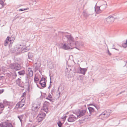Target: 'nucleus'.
Segmentation results:
<instances>
[{"label": "nucleus", "mask_w": 127, "mask_h": 127, "mask_svg": "<svg viewBox=\"0 0 127 127\" xmlns=\"http://www.w3.org/2000/svg\"><path fill=\"white\" fill-rule=\"evenodd\" d=\"M115 46L114 45V44H113V49H115L116 50H118V49H116V48H115Z\"/></svg>", "instance_id": "48"}, {"label": "nucleus", "mask_w": 127, "mask_h": 127, "mask_svg": "<svg viewBox=\"0 0 127 127\" xmlns=\"http://www.w3.org/2000/svg\"><path fill=\"white\" fill-rule=\"evenodd\" d=\"M36 118L37 119V122L39 123L41 121H42V120L44 119L41 118H37V117Z\"/></svg>", "instance_id": "28"}, {"label": "nucleus", "mask_w": 127, "mask_h": 127, "mask_svg": "<svg viewBox=\"0 0 127 127\" xmlns=\"http://www.w3.org/2000/svg\"><path fill=\"white\" fill-rule=\"evenodd\" d=\"M107 6V5L106 3V4H104L102 5L99 7L101 11H103L106 8Z\"/></svg>", "instance_id": "19"}, {"label": "nucleus", "mask_w": 127, "mask_h": 127, "mask_svg": "<svg viewBox=\"0 0 127 127\" xmlns=\"http://www.w3.org/2000/svg\"><path fill=\"white\" fill-rule=\"evenodd\" d=\"M16 18H15V19H14V20H15V19H16Z\"/></svg>", "instance_id": "55"}, {"label": "nucleus", "mask_w": 127, "mask_h": 127, "mask_svg": "<svg viewBox=\"0 0 127 127\" xmlns=\"http://www.w3.org/2000/svg\"><path fill=\"white\" fill-rule=\"evenodd\" d=\"M39 79L36 76V75H35L34 78V82L36 83V82H37L39 81Z\"/></svg>", "instance_id": "32"}, {"label": "nucleus", "mask_w": 127, "mask_h": 127, "mask_svg": "<svg viewBox=\"0 0 127 127\" xmlns=\"http://www.w3.org/2000/svg\"><path fill=\"white\" fill-rule=\"evenodd\" d=\"M18 73L20 75L24 76L25 73V71L24 70H21L18 72Z\"/></svg>", "instance_id": "21"}, {"label": "nucleus", "mask_w": 127, "mask_h": 127, "mask_svg": "<svg viewBox=\"0 0 127 127\" xmlns=\"http://www.w3.org/2000/svg\"><path fill=\"white\" fill-rule=\"evenodd\" d=\"M9 67L10 68L15 70H19L21 68L20 65L16 63L10 64L9 65Z\"/></svg>", "instance_id": "2"}, {"label": "nucleus", "mask_w": 127, "mask_h": 127, "mask_svg": "<svg viewBox=\"0 0 127 127\" xmlns=\"http://www.w3.org/2000/svg\"><path fill=\"white\" fill-rule=\"evenodd\" d=\"M26 95V93L25 92L21 96V98H22V97H24Z\"/></svg>", "instance_id": "40"}, {"label": "nucleus", "mask_w": 127, "mask_h": 127, "mask_svg": "<svg viewBox=\"0 0 127 127\" xmlns=\"http://www.w3.org/2000/svg\"><path fill=\"white\" fill-rule=\"evenodd\" d=\"M86 113V109L79 110L76 112L75 114L77 116V118H79L84 115Z\"/></svg>", "instance_id": "4"}, {"label": "nucleus", "mask_w": 127, "mask_h": 127, "mask_svg": "<svg viewBox=\"0 0 127 127\" xmlns=\"http://www.w3.org/2000/svg\"><path fill=\"white\" fill-rule=\"evenodd\" d=\"M114 20V19L112 16H109L107 18L105 19V22H106L107 23L110 24L112 23Z\"/></svg>", "instance_id": "6"}, {"label": "nucleus", "mask_w": 127, "mask_h": 127, "mask_svg": "<svg viewBox=\"0 0 127 127\" xmlns=\"http://www.w3.org/2000/svg\"><path fill=\"white\" fill-rule=\"evenodd\" d=\"M15 77H16L17 76V75L16 74V73H15Z\"/></svg>", "instance_id": "52"}, {"label": "nucleus", "mask_w": 127, "mask_h": 127, "mask_svg": "<svg viewBox=\"0 0 127 127\" xmlns=\"http://www.w3.org/2000/svg\"><path fill=\"white\" fill-rule=\"evenodd\" d=\"M0 127H13L12 124L6 122H4L0 124Z\"/></svg>", "instance_id": "8"}, {"label": "nucleus", "mask_w": 127, "mask_h": 127, "mask_svg": "<svg viewBox=\"0 0 127 127\" xmlns=\"http://www.w3.org/2000/svg\"><path fill=\"white\" fill-rule=\"evenodd\" d=\"M57 124L59 127H62L63 124L61 123L60 121H58L57 123Z\"/></svg>", "instance_id": "31"}, {"label": "nucleus", "mask_w": 127, "mask_h": 127, "mask_svg": "<svg viewBox=\"0 0 127 127\" xmlns=\"http://www.w3.org/2000/svg\"><path fill=\"white\" fill-rule=\"evenodd\" d=\"M52 96L50 94H49L47 97L46 98V99L49 100L50 101L53 102L52 100Z\"/></svg>", "instance_id": "23"}, {"label": "nucleus", "mask_w": 127, "mask_h": 127, "mask_svg": "<svg viewBox=\"0 0 127 127\" xmlns=\"http://www.w3.org/2000/svg\"><path fill=\"white\" fill-rule=\"evenodd\" d=\"M3 104L2 103H0V108H4V106L9 105L10 104V103L7 101L4 100L3 101Z\"/></svg>", "instance_id": "10"}, {"label": "nucleus", "mask_w": 127, "mask_h": 127, "mask_svg": "<svg viewBox=\"0 0 127 127\" xmlns=\"http://www.w3.org/2000/svg\"><path fill=\"white\" fill-rule=\"evenodd\" d=\"M43 109L44 111L47 112L48 111V108L47 107H43Z\"/></svg>", "instance_id": "39"}, {"label": "nucleus", "mask_w": 127, "mask_h": 127, "mask_svg": "<svg viewBox=\"0 0 127 127\" xmlns=\"http://www.w3.org/2000/svg\"><path fill=\"white\" fill-rule=\"evenodd\" d=\"M27 8H22V9H19V11H23L24 10H27Z\"/></svg>", "instance_id": "41"}, {"label": "nucleus", "mask_w": 127, "mask_h": 127, "mask_svg": "<svg viewBox=\"0 0 127 127\" xmlns=\"http://www.w3.org/2000/svg\"><path fill=\"white\" fill-rule=\"evenodd\" d=\"M40 88L41 89H42V88Z\"/></svg>", "instance_id": "57"}, {"label": "nucleus", "mask_w": 127, "mask_h": 127, "mask_svg": "<svg viewBox=\"0 0 127 127\" xmlns=\"http://www.w3.org/2000/svg\"><path fill=\"white\" fill-rule=\"evenodd\" d=\"M40 105L38 104H34L32 106V109L34 111L35 113H36L40 108Z\"/></svg>", "instance_id": "9"}, {"label": "nucleus", "mask_w": 127, "mask_h": 127, "mask_svg": "<svg viewBox=\"0 0 127 127\" xmlns=\"http://www.w3.org/2000/svg\"><path fill=\"white\" fill-rule=\"evenodd\" d=\"M76 48L77 49H78V50H80L78 48H77V47H76Z\"/></svg>", "instance_id": "53"}, {"label": "nucleus", "mask_w": 127, "mask_h": 127, "mask_svg": "<svg viewBox=\"0 0 127 127\" xmlns=\"http://www.w3.org/2000/svg\"><path fill=\"white\" fill-rule=\"evenodd\" d=\"M46 81H42V82H41L40 81L39 82V84H43V83H46Z\"/></svg>", "instance_id": "45"}, {"label": "nucleus", "mask_w": 127, "mask_h": 127, "mask_svg": "<svg viewBox=\"0 0 127 127\" xmlns=\"http://www.w3.org/2000/svg\"><path fill=\"white\" fill-rule=\"evenodd\" d=\"M82 14L83 16L85 17H88L90 15V14L86 10L83 11Z\"/></svg>", "instance_id": "16"}, {"label": "nucleus", "mask_w": 127, "mask_h": 127, "mask_svg": "<svg viewBox=\"0 0 127 127\" xmlns=\"http://www.w3.org/2000/svg\"><path fill=\"white\" fill-rule=\"evenodd\" d=\"M23 48V51L22 53L26 52L29 49L27 47H25V46L24 45V47Z\"/></svg>", "instance_id": "26"}, {"label": "nucleus", "mask_w": 127, "mask_h": 127, "mask_svg": "<svg viewBox=\"0 0 127 127\" xmlns=\"http://www.w3.org/2000/svg\"><path fill=\"white\" fill-rule=\"evenodd\" d=\"M81 69V67H78L77 66L75 67L73 70L74 72L75 73H77L79 74Z\"/></svg>", "instance_id": "12"}, {"label": "nucleus", "mask_w": 127, "mask_h": 127, "mask_svg": "<svg viewBox=\"0 0 127 127\" xmlns=\"http://www.w3.org/2000/svg\"><path fill=\"white\" fill-rule=\"evenodd\" d=\"M87 70V69L86 68H82L81 67L79 74H81L84 75L86 74Z\"/></svg>", "instance_id": "14"}, {"label": "nucleus", "mask_w": 127, "mask_h": 127, "mask_svg": "<svg viewBox=\"0 0 127 127\" xmlns=\"http://www.w3.org/2000/svg\"><path fill=\"white\" fill-rule=\"evenodd\" d=\"M4 5V2L2 0H0V8L3 7Z\"/></svg>", "instance_id": "24"}, {"label": "nucleus", "mask_w": 127, "mask_h": 127, "mask_svg": "<svg viewBox=\"0 0 127 127\" xmlns=\"http://www.w3.org/2000/svg\"><path fill=\"white\" fill-rule=\"evenodd\" d=\"M28 75L30 77H32L33 75V72L32 69L28 68Z\"/></svg>", "instance_id": "13"}, {"label": "nucleus", "mask_w": 127, "mask_h": 127, "mask_svg": "<svg viewBox=\"0 0 127 127\" xmlns=\"http://www.w3.org/2000/svg\"><path fill=\"white\" fill-rule=\"evenodd\" d=\"M24 117V115H22L19 116H18V118L20 120V121L21 123L22 122V119H23Z\"/></svg>", "instance_id": "30"}, {"label": "nucleus", "mask_w": 127, "mask_h": 127, "mask_svg": "<svg viewBox=\"0 0 127 127\" xmlns=\"http://www.w3.org/2000/svg\"><path fill=\"white\" fill-rule=\"evenodd\" d=\"M37 87L38 86V85L37 84Z\"/></svg>", "instance_id": "56"}, {"label": "nucleus", "mask_w": 127, "mask_h": 127, "mask_svg": "<svg viewBox=\"0 0 127 127\" xmlns=\"http://www.w3.org/2000/svg\"><path fill=\"white\" fill-rule=\"evenodd\" d=\"M24 47V45H18L16 46V50H12V52H16L17 53H19L21 52L22 53L23 48Z\"/></svg>", "instance_id": "3"}, {"label": "nucleus", "mask_w": 127, "mask_h": 127, "mask_svg": "<svg viewBox=\"0 0 127 127\" xmlns=\"http://www.w3.org/2000/svg\"><path fill=\"white\" fill-rule=\"evenodd\" d=\"M48 103L49 102H48L47 101H45L44 103V106H45V105L46 106Z\"/></svg>", "instance_id": "44"}, {"label": "nucleus", "mask_w": 127, "mask_h": 127, "mask_svg": "<svg viewBox=\"0 0 127 127\" xmlns=\"http://www.w3.org/2000/svg\"><path fill=\"white\" fill-rule=\"evenodd\" d=\"M28 59H29V60H28L30 62H31L32 61V58L33 54L32 53H29L28 54Z\"/></svg>", "instance_id": "17"}, {"label": "nucleus", "mask_w": 127, "mask_h": 127, "mask_svg": "<svg viewBox=\"0 0 127 127\" xmlns=\"http://www.w3.org/2000/svg\"><path fill=\"white\" fill-rule=\"evenodd\" d=\"M67 38V42L69 45L66 44H64L62 46V48L65 50H67L70 49V46L72 47L75 45H76L79 43L78 42L76 41L75 42L74 38L70 35H66L65 36Z\"/></svg>", "instance_id": "1"}, {"label": "nucleus", "mask_w": 127, "mask_h": 127, "mask_svg": "<svg viewBox=\"0 0 127 127\" xmlns=\"http://www.w3.org/2000/svg\"><path fill=\"white\" fill-rule=\"evenodd\" d=\"M20 79L19 78H18L17 80H16V82L17 83V84H19L20 83H21V81H20Z\"/></svg>", "instance_id": "36"}, {"label": "nucleus", "mask_w": 127, "mask_h": 127, "mask_svg": "<svg viewBox=\"0 0 127 127\" xmlns=\"http://www.w3.org/2000/svg\"><path fill=\"white\" fill-rule=\"evenodd\" d=\"M15 39V38L14 37V36L12 35L10 37L9 40V47L10 48V47L12 46V44L13 42L14 41Z\"/></svg>", "instance_id": "11"}, {"label": "nucleus", "mask_w": 127, "mask_h": 127, "mask_svg": "<svg viewBox=\"0 0 127 127\" xmlns=\"http://www.w3.org/2000/svg\"><path fill=\"white\" fill-rule=\"evenodd\" d=\"M9 38L10 37L9 36L7 37L5 41L4 44L5 46H6L7 45L8 43L9 40Z\"/></svg>", "instance_id": "22"}, {"label": "nucleus", "mask_w": 127, "mask_h": 127, "mask_svg": "<svg viewBox=\"0 0 127 127\" xmlns=\"http://www.w3.org/2000/svg\"><path fill=\"white\" fill-rule=\"evenodd\" d=\"M40 67V65H36L35 67V69L36 71L38 70V69H39Z\"/></svg>", "instance_id": "35"}, {"label": "nucleus", "mask_w": 127, "mask_h": 127, "mask_svg": "<svg viewBox=\"0 0 127 127\" xmlns=\"http://www.w3.org/2000/svg\"><path fill=\"white\" fill-rule=\"evenodd\" d=\"M107 53L109 55L111 56V54L108 48H107Z\"/></svg>", "instance_id": "43"}, {"label": "nucleus", "mask_w": 127, "mask_h": 127, "mask_svg": "<svg viewBox=\"0 0 127 127\" xmlns=\"http://www.w3.org/2000/svg\"><path fill=\"white\" fill-rule=\"evenodd\" d=\"M4 92V90L2 89L1 90H0V94H1L3 92Z\"/></svg>", "instance_id": "47"}, {"label": "nucleus", "mask_w": 127, "mask_h": 127, "mask_svg": "<svg viewBox=\"0 0 127 127\" xmlns=\"http://www.w3.org/2000/svg\"><path fill=\"white\" fill-rule=\"evenodd\" d=\"M46 115L45 114L43 113H42L39 114L37 117V118H45V116Z\"/></svg>", "instance_id": "18"}, {"label": "nucleus", "mask_w": 127, "mask_h": 127, "mask_svg": "<svg viewBox=\"0 0 127 127\" xmlns=\"http://www.w3.org/2000/svg\"><path fill=\"white\" fill-rule=\"evenodd\" d=\"M125 91H123L122 92H120V93L118 94V95H119V94H121L122 93H124L125 92Z\"/></svg>", "instance_id": "49"}, {"label": "nucleus", "mask_w": 127, "mask_h": 127, "mask_svg": "<svg viewBox=\"0 0 127 127\" xmlns=\"http://www.w3.org/2000/svg\"><path fill=\"white\" fill-rule=\"evenodd\" d=\"M95 11L97 14L101 13L102 12L99 7L95 6Z\"/></svg>", "instance_id": "15"}, {"label": "nucleus", "mask_w": 127, "mask_h": 127, "mask_svg": "<svg viewBox=\"0 0 127 127\" xmlns=\"http://www.w3.org/2000/svg\"><path fill=\"white\" fill-rule=\"evenodd\" d=\"M46 81V79L44 77H42L40 81V82H42V81Z\"/></svg>", "instance_id": "38"}, {"label": "nucleus", "mask_w": 127, "mask_h": 127, "mask_svg": "<svg viewBox=\"0 0 127 127\" xmlns=\"http://www.w3.org/2000/svg\"><path fill=\"white\" fill-rule=\"evenodd\" d=\"M73 115H71L69 116V117L68 119V121L69 122H73L75 121L77 118V116Z\"/></svg>", "instance_id": "7"}, {"label": "nucleus", "mask_w": 127, "mask_h": 127, "mask_svg": "<svg viewBox=\"0 0 127 127\" xmlns=\"http://www.w3.org/2000/svg\"><path fill=\"white\" fill-rule=\"evenodd\" d=\"M83 42H82V43L81 44V45H83Z\"/></svg>", "instance_id": "54"}, {"label": "nucleus", "mask_w": 127, "mask_h": 127, "mask_svg": "<svg viewBox=\"0 0 127 127\" xmlns=\"http://www.w3.org/2000/svg\"><path fill=\"white\" fill-rule=\"evenodd\" d=\"M122 47L124 48H126L127 47V39L125 43H123L122 44Z\"/></svg>", "instance_id": "29"}, {"label": "nucleus", "mask_w": 127, "mask_h": 127, "mask_svg": "<svg viewBox=\"0 0 127 127\" xmlns=\"http://www.w3.org/2000/svg\"><path fill=\"white\" fill-rule=\"evenodd\" d=\"M59 87L58 88V90L57 91V96H58V98H59L60 96V93L59 92Z\"/></svg>", "instance_id": "33"}, {"label": "nucleus", "mask_w": 127, "mask_h": 127, "mask_svg": "<svg viewBox=\"0 0 127 127\" xmlns=\"http://www.w3.org/2000/svg\"><path fill=\"white\" fill-rule=\"evenodd\" d=\"M88 109L91 114H92V113L94 112V109L92 107H88Z\"/></svg>", "instance_id": "20"}, {"label": "nucleus", "mask_w": 127, "mask_h": 127, "mask_svg": "<svg viewBox=\"0 0 127 127\" xmlns=\"http://www.w3.org/2000/svg\"><path fill=\"white\" fill-rule=\"evenodd\" d=\"M51 82V81H50V86H49V87H48V89H49L50 88V87H51V84H50V83Z\"/></svg>", "instance_id": "51"}, {"label": "nucleus", "mask_w": 127, "mask_h": 127, "mask_svg": "<svg viewBox=\"0 0 127 127\" xmlns=\"http://www.w3.org/2000/svg\"><path fill=\"white\" fill-rule=\"evenodd\" d=\"M25 100L23 98L21 101L18 102L16 105L15 108H19L22 107L25 104Z\"/></svg>", "instance_id": "5"}, {"label": "nucleus", "mask_w": 127, "mask_h": 127, "mask_svg": "<svg viewBox=\"0 0 127 127\" xmlns=\"http://www.w3.org/2000/svg\"><path fill=\"white\" fill-rule=\"evenodd\" d=\"M55 91V89H52L51 91V93L52 94H53V93Z\"/></svg>", "instance_id": "46"}, {"label": "nucleus", "mask_w": 127, "mask_h": 127, "mask_svg": "<svg viewBox=\"0 0 127 127\" xmlns=\"http://www.w3.org/2000/svg\"><path fill=\"white\" fill-rule=\"evenodd\" d=\"M93 105L98 110L99 109V107L97 105H94L93 104H90L89 105Z\"/></svg>", "instance_id": "34"}, {"label": "nucleus", "mask_w": 127, "mask_h": 127, "mask_svg": "<svg viewBox=\"0 0 127 127\" xmlns=\"http://www.w3.org/2000/svg\"><path fill=\"white\" fill-rule=\"evenodd\" d=\"M107 112V111H104V112L100 114L99 116L100 117H101V118H103V117H105V115L106 114V113Z\"/></svg>", "instance_id": "27"}, {"label": "nucleus", "mask_w": 127, "mask_h": 127, "mask_svg": "<svg viewBox=\"0 0 127 127\" xmlns=\"http://www.w3.org/2000/svg\"><path fill=\"white\" fill-rule=\"evenodd\" d=\"M67 117V116H65L63 118V119L64 120H65Z\"/></svg>", "instance_id": "50"}, {"label": "nucleus", "mask_w": 127, "mask_h": 127, "mask_svg": "<svg viewBox=\"0 0 127 127\" xmlns=\"http://www.w3.org/2000/svg\"><path fill=\"white\" fill-rule=\"evenodd\" d=\"M110 113L108 111H107V112L106 113V114L105 115V117H103V118H107L109 116L110 114Z\"/></svg>", "instance_id": "25"}, {"label": "nucleus", "mask_w": 127, "mask_h": 127, "mask_svg": "<svg viewBox=\"0 0 127 127\" xmlns=\"http://www.w3.org/2000/svg\"><path fill=\"white\" fill-rule=\"evenodd\" d=\"M16 46L14 47V48H11V49H10V52L12 53H14L13 52H12V50H16Z\"/></svg>", "instance_id": "42"}, {"label": "nucleus", "mask_w": 127, "mask_h": 127, "mask_svg": "<svg viewBox=\"0 0 127 127\" xmlns=\"http://www.w3.org/2000/svg\"><path fill=\"white\" fill-rule=\"evenodd\" d=\"M42 87L43 88H45L46 86V83H44L43 84H40Z\"/></svg>", "instance_id": "37"}]
</instances>
